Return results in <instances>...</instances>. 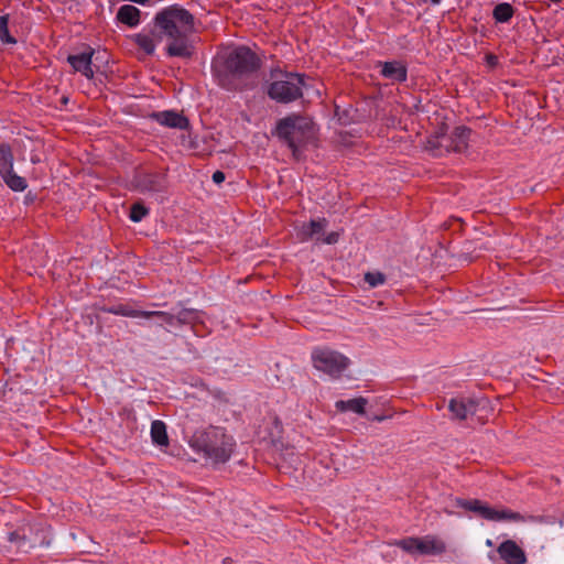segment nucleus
<instances>
[{
  "instance_id": "obj_29",
  "label": "nucleus",
  "mask_w": 564,
  "mask_h": 564,
  "mask_svg": "<svg viewBox=\"0 0 564 564\" xmlns=\"http://www.w3.org/2000/svg\"><path fill=\"white\" fill-rule=\"evenodd\" d=\"M420 542V538H405L395 542V545L402 549L408 553H417V544Z\"/></svg>"
},
{
  "instance_id": "obj_23",
  "label": "nucleus",
  "mask_w": 564,
  "mask_h": 564,
  "mask_svg": "<svg viewBox=\"0 0 564 564\" xmlns=\"http://www.w3.org/2000/svg\"><path fill=\"white\" fill-rule=\"evenodd\" d=\"M516 9L509 2L498 3L492 10V18L496 23H508L514 15Z\"/></svg>"
},
{
  "instance_id": "obj_4",
  "label": "nucleus",
  "mask_w": 564,
  "mask_h": 564,
  "mask_svg": "<svg viewBox=\"0 0 564 564\" xmlns=\"http://www.w3.org/2000/svg\"><path fill=\"white\" fill-rule=\"evenodd\" d=\"M271 134L291 150L294 160L300 161L314 138V122L301 112H291L276 120Z\"/></svg>"
},
{
  "instance_id": "obj_34",
  "label": "nucleus",
  "mask_w": 564,
  "mask_h": 564,
  "mask_svg": "<svg viewBox=\"0 0 564 564\" xmlns=\"http://www.w3.org/2000/svg\"><path fill=\"white\" fill-rule=\"evenodd\" d=\"M486 62L490 67H496L498 65V57L494 54H487Z\"/></svg>"
},
{
  "instance_id": "obj_7",
  "label": "nucleus",
  "mask_w": 564,
  "mask_h": 564,
  "mask_svg": "<svg viewBox=\"0 0 564 564\" xmlns=\"http://www.w3.org/2000/svg\"><path fill=\"white\" fill-rule=\"evenodd\" d=\"M471 129L466 126L455 127L451 134H441L427 140V149L434 156L455 152L463 153L467 150Z\"/></svg>"
},
{
  "instance_id": "obj_16",
  "label": "nucleus",
  "mask_w": 564,
  "mask_h": 564,
  "mask_svg": "<svg viewBox=\"0 0 564 564\" xmlns=\"http://www.w3.org/2000/svg\"><path fill=\"white\" fill-rule=\"evenodd\" d=\"M116 21L129 28H135L141 23V11L132 4H123L117 11Z\"/></svg>"
},
{
  "instance_id": "obj_26",
  "label": "nucleus",
  "mask_w": 564,
  "mask_h": 564,
  "mask_svg": "<svg viewBox=\"0 0 564 564\" xmlns=\"http://www.w3.org/2000/svg\"><path fill=\"white\" fill-rule=\"evenodd\" d=\"M491 513L492 518L489 519L491 521L507 520L514 522H524L527 520V518L523 514L512 511L511 509L496 510L492 508Z\"/></svg>"
},
{
  "instance_id": "obj_13",
  "label": "nucleus",
  "mask_w": 564,
  "mask_h": 564,
  "mask_svg": "<svg viewBox=\"0 0 564 564\" xmlns=\"http://www.w3.org/2000/svg\"><path fill=\"white\" fill-rule=\"evenodd\" d=\"M380 75L392 83H404L408 79V66L402 61L379 62Z\"/></svg>"
},
{
  "instance_id": "obj_3",
  "label": "nucleus",
  "mask_w": 564,
  "mask_h": 564,
  "mask_svg": "<svg viewBox=\"0 0 564 564\" xmlns=\"http://www.w3.org/2000/svg\"><path fill=\"white\" fill-rule=\"evenodd\" d=\"M188 444L194 452L203 454L214 467L226 464L236 448L234 436L228 434L225 427L215 425L196 430Z\"/></svg>"
},
{
  "instance_id": "obj_21",
  "label": "nucleus",
  "mask_w": 564,
  "mask_h": 564,
  "mask_svg": "<svg viewBox=\"0 0 564 564\" xmlns=\"http://www.w3.org/2000/svg\"><path fill=\"white\" fill-rule=\"evenodd\" d=\"M6 185L13 192H23L28 187V182L24 177L14 173L13 170L0 174Z\"/></svg>"
},
{
  "instance_id": "obj_6",
  "label": "nucleus",
  "mask_w": 564,
  "mask_h": 564,
  "mask_svg": "<svg viewBox=\"0 0 564 564\" xmlns=\"http://www.w3.org/2000/svg\"><path fill=\"white\" fill-rule=\"evenodd\" d=\"M311 360L317 371L333 379H339L351 364L347 356L326 346L314 347Z\"/></svg>"
},
{
  "instance_id": "obj_10",
  "label": "nucleus",
  "mask_w": 564,
  "mask_h": 564,
  "mask_svg": "<svg viewBox=\"0 0 564 564\" xmlns=\"http://www.w3.org/2000/svg\"><path fill=\"white\" fill-rule=\"evenodd\" d=\"M95 50L85 45V50L77 54H69L66 58L67 63L72 66L74 73H80L87 79H93L95 72L93 69V56Z\"/></svg>"
},
{
  "instance_id": "obj_19",
  "label": "nucleus",
  "mask_w": 564,
  "mask_h": 564,
  "mask_svg": "<svg viewBox=\"0 0 564 564\" xmlns=\"http://www.w3.org/2000/svg\"><path fill=\"white\" fill-rule=\"evenodd\" d=\"M154 29L150 33H137L131 36L133 43L144 52L147 55L152 56L155 53L158 37H154Z\"/></svg>"
},
{
  "instance_id": "obj_36",
  "label": "nucleus",
  "mask_w": 564,
  "mask_h": 564,
  "mask_svg": "<svg viewBox=\"0 0 564 564\" xmlns=\"http://www.w3.org/2000/svg\"><path fill=\"white\" fill-rule=\"evenodd\" d=\"M19 534L17 532H11L9 534V540L10 541H15L18 539Z\"/></svg>"
},
{
  "instance_id": "obj_18",
  "label": "nucleus",
  "mask_w": 564,
  "mask_h": 564,
  "mask_svg": "<svg viewBox=\"0 0 564 564\" xmlns=\"http://www.w3.org/2000/svg\"><path fill=\"white\" fill-rule=\"evenodd\" d=\"M416 546L417 553L422 555H441L446 551L444 541L432 535L420 538V542Z\"/></svg>"
},
{
  "instance_id": "obj_32",
  "label": "nucleus",
  "mask_w": 564,
  "mask_h": 564,
  "mask_svg": "<svg viewBox=\"0 0 564 564\" xmlns=\"http://www.w3.org/2000/svg\"><path fill=\"white\" fill-rule=\"evenodd\" d=\"M338 237H339L338 234L333 231V232L328 234L325 238H323L322 241L327 245H333L338 241Z\"/></svg>"
},
{
  "instance_id": "obj_11",
  "label": "nucleus",
  "mask_w": 564,
  "mask_h": 564,
  "mask_svg": "<svg viewBox=\"0 0 564 564\" xmlns=\"http://www.w3.org/2000/svg\"><path fill=\"white\" fill-rule=\"evenodd\" d=\"M482 401H485L482 399ZM481 400L468 397H457L449 400L448 410L453 420H466L469 415L476 414Z\"/></svg>"
},
{
  "instance_id": "obj_8",
  "label": "nucleus",
  "mask_w": 564,
  "mask_h": 564,
  "mask_svg": "<svg viewBox=\"0 0 564 564\" xmlns=\"http://www.w3.org/2000/svg\"><path fill=\"white\" fill-rule=\"evenodd\" d=\"M132 189L140 194H161L169 187L166 171L149 169L142 165L133 170L131 177Z\"/></svg>"
},
{
  "instance_id": "obj_27",
  "label": "nucleus",
  "mask_w": 564,
  "mask_h": 564,
  "mask_svg": "<svg viewBox=\"0 0 564 564\" xmlns=\"http://www.w3.org/2000/svg\"><path fill=\"white\" fill-rule=\"evenodd\" d=\"M9 14L0 15V41L3 44H17V39L9 32Z\"/></svg>"
},
{
  "instance_id": "obj_5",
  "label": "nucleus",
  "mask_w": 564,
  "mask_h": 564,
  "mask_svg": "<svg viewBox=\"0 0 564 564\" xmlns=\"http://www.w3.org/2000/svg\"><path fill=\"white\" fill-rule=\"evenodd\" d=\"M270 74L273 80L267 86L265 93L271 100L289 105L303 98L305 74L284 72L279 67L272 68Z\"/></svg>"
},
{
  "instance_id": "obj_14",
  "label": "nucleus",
  "mask_w": 564,
  "mask_h": 564,
  "mask_svg": "<svg viewBox=\"0 0 564 564\" xmlns=\"http://www.w3.org/2000/svg\"><path fill=\"white\" fill-rule=\"evenodd\" d=\"M497 552L507 564H524L527 562L524 551L513 540L500 543Z\"/></svg>"
},
{
  "instance_id": "obj_33",
  "label": "nucleus",
  "mask_w": 564,
  "mask_h": 564,
  "mask_svg": "<svg viewBox=\"0 0 564 564\" xmlns=\"http://www.w3.org/2000/svg\"><path fill=\"white\" fill-rule=\"evenodd\" d=\"M212 178H213L214 183L221 184L225 181L226 175L223 171L218 170V171L214 172Z\"/></svg>"
},
{
  "instance_id": "obj_20",
  "label": "nucleus",
  "mask_w": 564,
  "mask_h": 564,
  "mask_svg": "<svg viewBox=\"0 0 564 564\" xmlns=\"http://www.w3.org/2000/svg\"><path fill=\"white\" fill-rule=\"evenodd\" d=\"M367 403L368 401L366 398L359 397L349 400H339L336 402L335 405L336 409L341 412L351 411L354 413L362 415L366 413Z\"/></svg>"
},
{
  "instance_id": "obj_30",
  "label": "nucleus",
  "mask_w": 564,
  "mask_h": 564,
  "mask_svg": "<svg viewBox=\"0 0 564 564\" xmlns=\"http://www.w3.org/2000/svg\"><path fill=\"white\" fill-rule=\"evenodd\" d=\"M364 279L371 288H377L384 284L387 280L386 275L380 271L367 272Z\"/></svg>"
},
{
  "instance_id": "obj_28",
  "label": "nucleus",
  "mask_w": 564,
  "mask_h": 564,
  "mask_svg": "<svg viewBox=\"0 0 564 564\" xmlns=\"http://www.w3.org/2000/svg\"><path fill=\"white\" fill-rule=\"evenodd\" d=\"M150 214V209L142 203H134L130 207L129 218L133 223H140L145 216Z\"/></svg>"
},
{
  "instance_id": "obj_12",
  "label": "nucleus",
  "mask_w": 564,
  "mask_h": 564,
  "mask_svg": "<svg viewBox=\"0 0 564 564\" xmlns=\"http://www.w3.org/2000/svg\"><path fill=\"white\" fill-rule=\"evenodd\" d=\"M149 118L172 129L187 130L191 126L188 118L176 110L153 111Z\"/></svg>"
},
{
  "instance_id": "obj_22",
  "label": "nucleus",
  "mask_w": 564,
  "mask_h": 564,
  "mask_svg": "<svg viewBox=\"0 0 564 564\" xmlns=\"http://www.w3.org/2000/svg\"><path fill=\"white\" fill-rule=\"evenodd\" d=\"M151 438L155 445L167 446L169 436L166 432V425L163 421L155 420L151 424Z\"/></svg>"
},
{
  "instance_id": "obj_1",
  "label": "nucleus",
  "mask_w": 564,
  "mask_h": 564,
  "mask_svg": "<svg viewBox=\"0 0 564 564\" xmlns=\"http://www.w3.org/2000/svg\"><path fill=\"white\" fill-rule=\"evenodd\" d=\"M158 40L166 39L164 48L169 57L192 59L196 53L195 17L183 6L174 3L158 11L152 20Z\"/></svg>"
},
{
  "instance_id": "obj_15",
  "label": "nucleus",
  "mask_w": 564,
  "mask_h": 564,
  "mask_svg": "<svg viewBox=\"0 0 564 564\" xmlns=\"http://www.w3.org/2000/svg\"><path fill=\"white\" fill-rule=\"evenodd\" d=\"M327 226L328 221L326 218L311 219L308 223L302 224L297 230V237L302 242L310 241L314 237H317V240H319L318 236L323 235Z\"/></svg>"
},
{
  "instance_id": "obj_9",
  "label": "nucleus",
  "mask_w": 564,
  "mask_h": 564,
  "mask_svg": "<svg viewBox=\"0 0 564 564\" xmlns=\"http://www.w3.org/2000/svg\"><path fill=\"white\" fill-rule=\"evenodd\" d=\"M152 318L160 319L161 323L159 325H193L199 321V312L195 308H182L176 314H172L164 311H152Z\"/></svg>"
},
{
  "instance_id": "obj_24",
  "label": "nucleus",
  "mask_w": 564,
  "mask_h": 564,
  "mask_svg": "<svg viewBox=\"0 0 564 564\" xmlns=\"http://www.w3.org/2000/svg\"><path fill=\"white\" fill-rule=\"evenodd\" d=\"M116 311H113V315L133 317V318H152V311H143V310H134L126 304L115 305Z\"/></svg>"
},
{
  "instance_id": "obj_17",
  "label": "nucleus",
  "mask_w": 564,
  "mask_h": 564,
  "mask_svg": "<svg viewBox=\"0 0 564 564\" xmlns=\"http://www.w3.org/2000/svg\"><path fill=\"white\" fill-rule=\"evenodd\" d=\"M455 506L458 508H463L467 511L475 512L486 520H489L490 518H492V513H491L492 508L489 507L488 505L484 503L479 499L456 498Z\"/></svg>"
},
{
  "instance_id": "obj_31",
  "label": "nucleus",
  "mask_w": 564,
  "mask_h": 564,
  "mask_svg": "<svg viewBox=\"0 0 564 564\" xmlns=\"http://www.w3.org/2000/svg\"><path fill=\"white\" fill-rule=\"evenodd\" d=\"M335 116L343 126H347L352 121V118L349 116V110L345 109L341 111L338 106L335 107Z\"/></svg>"
},
{
  "instance_id": "obj_35",
  "label": "nucleus",
  "mask_w": 564,
  "mask_h": 564,
  "mask_svg": "<svg viewBox=\"0 0 564 564\" xmlns=\"http://www.w3.org/2000/svg\"><path fill=\"white\" fill-rule=\"evenodd\" d=\"M97 308L100 312L109 313V314H113V311H116V306L115 305H112V306L102 305V306H98Z\"/></svg>"
},
{
  "instance_id": "obj_2",
  "label": "nucleus",
  "mask_w": 564,
  "mask_h": 564,
  "mask_svg": "<svg viewBox=\"0 0 564 564\" xmlns=\"http://www.w3.org/2000/svg\"><path fill=\"white\" fill-rule=\"evenodd\" d=\"M263 61L247 45H238L215 59L213 75L218 86L227 91L242 93L257 86V74Z\"/></svg>"
},
{
  "instance_id": "obj_25",
  "label": "nucleus",
  "mask_w": 564,
  "mask_h": 564,
  "mask_svg": "<svg viewBox=\"0 0 564 564\" xmlns=\"http://www.w3.org/2000/svg\"><path fill=\"white\" fill-rule=\"evenodd\" d=\"M14 156L9 143H0V174L13 170Z\"/></svg>"
}]
</instances>
